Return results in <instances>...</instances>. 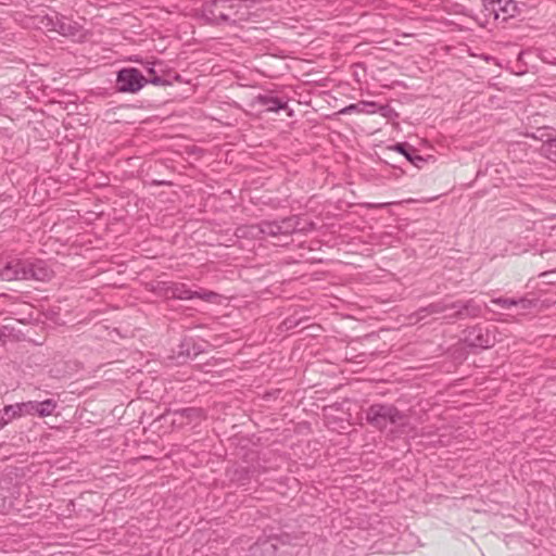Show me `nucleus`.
<instances>
[{
    "instance_id": "f257e3e1",
    "label": "nucleus",
    "mask_w": 556,
    "mask_h": 556,
    "mask_svg": "<svg viewBox=\"0 0 556 556\" xmlns=\"http://www.w3.org/2000/svg\"><path fill=\"white\" fill-rule=\"evenodd\" d=\"M366 421L391 440L402 435H416L408 416L391 404L370 405L366 410Z\"/></svg>"
},
{
    "instance_id": "f03ea898",
    "label": "nucleus",
    "mask_w": 556,
    "mask_h": 556,
    "mask_svg": "<svg viewBox=\"0 0 556 556\" xmlns=\"http://www.w3.org/2000/svg\"><path fill=\"white\" fill-rule=\"evenodd\" d=\"M313 223L302 219L299 215H292L281 220H264L257 225L249 226L247 229H239L242 236L249 235L253 238L270 237L277 239L276 244H288V238L294 232H303L312 229Z\"/></svg>"
},
{
    "instance_id": "7ed1b4c3",
    "label": "nucleus",
    "mask_w": 556,
    "mask_h": 556,
    "mask_svg": "<svg viewBox=\"0 0 556 556\" xmlns=\"http://www.w3.org/2000/svg\"><path fill=\"white\" fill-rule=\"evenodd\" d=\"M237 13L232 0H210L202 8L204 21L215 25L235 23Z\"/></svg>"
},
{
    "instance_id": "20e7f679",
    "label": "nucleus",
    "mask_w": 556,
    "mask_h": 556,
    "mask_svg": "<svg viewBox=\"0 0 556 556\" xmlns=\"http://www.w3.org/2000/svg\"><path fill=\"white\" fill-rule=\"evenodd\" d=\"M148 84V79L135 67L123 68L117 72L116 90L136 93Z\"/></svg>"
},
{
    "instance_id": "39448f33",
    "label": "nucleus",
    "mask_w": 556,
    "mask_h": 556,
    "mask_svg": "<svg viewBox=\"0 0 556 556\" xmlns=\"http://www.w3.org/2000/svg\"><path fill=\"white\" fill-rule=\"evenodd\" d=\"M287 544L277 536L260 539L250 546L247 556H291Z\"/></svg>"
},
{
    "instance_id": "423d86ee",
    "label": "nucleus",
    "mask_w": 556,
    "mask_h": 556,
    "mask_svg": "<svg viewBox=\"0 0 556 556\" xmlns=\"http://www.w3.org/2000/svg\"><path fill=\"white\" fill-rule=\"evenodd\" d=\"M483 12L486 17L494 21L506 22L517 14V4L514 0H482Z\"/></svg>"
},
{
    "instance_id": "0eeeda50",
    "label": "nucleus",
    "mask_w": 556,
    "mask_h": 556,
    "mask_svg": "<svg viewBox=\"0 0 556 556\" xmlns=\"http://www.w3.org/2000/svg\"><path fill=\"white\" fill-rule=\"evenodd\" d=\"M167 292L172 298L179 300H191L197 298L206 302H214L218 298L216 292L203 289L192 291L185 283H174Z\"/></svg>"
},
{
    "instance_id": "6e6552de",
    "label": "nucleus",
    "mask_w": 556,
    "mask_h": 556,
    "mask_svg": "<svg viewBox=\"0 0 556 556\" xmlns=\"http://www.w3.org/2000/svg\"><path fill=\"white\" fill-rule=\"evenodd\" d=\"M17 405L21 412V416L37 415L39 417L51 416L58 406L56 402L52 399L45 401H28L18 403Z\"/></svg>"
},
{
    "instance_id": "1a4fd4ad",
    "label": "nucleus",
    "mask_w": 556,
    "mask_h": 556,
    "mask_svg": "<svg viewBox=\"0 0 556 556\" xmlns=\"http://www.w3.org/2000/svg\"><path fill=\"white\" fill-rule=\"evenodd\" d=\"M451 305L453 312L446 314L445 318H476L479 317L482 312V305L473 299L467 301H452Z\"/></svg>"
},
{
    "instance_id": "9d476101",
    "label": "nucleus",
    "mask_w": 556,
    "mask_h": 556,
    "mask_svg": "<svg viewBox=\"0 0 556 556\" xmlns=\"http://www.w3.org/2000/svg\"><path fill=\"white\" fill-rule=\"evenodd\" d=\"M465 341L470 346L488 349L495 343V336L488 328L478 325L468 330Z\"/></svg>"
},
{
    "instance_id": "9b49d317",
    "label": "nucleus",
    "mask_w": 556,
    "mask_h": 556,
    "mask_svg": "<svg viewBox=\"0 0 556 556\" xmlns=\"http://www.w3.org/2000/svg\"><path fill=\"white\" fill-rule=\"evenodd\" d=\"M53 276L52 269L42 260H25L24 280L48 281Z\"/></svg>"
},
{
    "instance_id": "f8f14e48",
    "label": "nucleus",
    "mask_w": 556,
    "mask_h": 556,
    "mask_svg": "<svg viewBox=\"0 0 556 556\" xmlns=\"http://www.w3.org/2000/svg\"><path fill=\"white\" fill-rule=\"evenodd\" d=\"M0 278L4 281L24 280L25 260L11 258L0 264Z\"/></svg>"
},
{
    "instance_id": "ddd939ff",
    "label": "nucleus",
    "mask_w": 556,
    "mask_h": 556,
    "mask_svg": "<svg viewBox=\"0 0 556 556\" xmlns=\"http://www.w3.org/2000/svg\"><path fill=\"white\" fill-rule=\"evenodd\" d=\"M58 25V34L68 37L74 41H79L84 38L83 27L75 21L61 15L60 22H55Z\"/></svg>"
},
{
    "instance_id": "4468645a",
    "label": "nucleus",
    "mask_w": 556,
    "mask_h": 556,
    "mask_svg": "<svg viewBox=\"0 0 556 556\" xmlns=\"http://www.w3.org/2000/svg\"><path fill=\"white\" fill-rule=\"evenodd\" d=\"M451 303H452V300L448 298H445L439 302H434L425 307H421L420 309L417 311L416 315L419 320L424 319L428 315H433V314H444V316H445L446 314H450L453 312Z\"/></svg>"
},
{
    "instance_id": "2eb2a0df",
    "label": "nucleus",
    "mask_w": 556,
    "mask_h": 556,
    "mask_svg": "<svg viewBox=\"0 0 556 556\" xmlns=\"http://www.w3.org/2000/svg\"><path fill=\"white\" fill-rule=\"evenodd\" d=\"M493 304L500 305L503 308H510L513 306L520 307L521 309H529L534 306V301L527 298L509 299L504 296L493 298Z\"/></svg>"
},
{
    "instance_id": "dca6fc26",
    "label": "nucleus",
    "mask_w": 556,
    "mask_h": 556,
    "mask_svg": "<svg viewBox=\"0 0 556 556\" xmlns=\"http://www.w3.org/2000/svg\"><path fill=\"white\" fill-rule=\"evenodd\" d=\"M256 102L266 108L268 112H278L287 108V102L270 94H258Z\"/></svg>"
},
{
    "instance_id": "f3484780",
    "label": "nucleus",
    "mask_w": 556,
    "mask_h": 556,
    "mask_svg": "<svg viewBox=\"0 0 556 556\" xmlns=\"http://www.w3.org/2000/svg\"><path fill=\"white\" fill-rule=\"evenodd\" d=\"M378 104L374 101H359L354 104H350L342 110V113L357 112L365 114H374L377 112Z\"/></svg>"
},
{
    "instance_id": "a211bd4d",
    "label": "nucleus",
    "mask_w": 556,
    "mask_h": 556,
    "mask_svg": "<svg viewBox=\"0 0 556 556\" xmlns=\"http://www.w3.org/2000/svg\"><path fill=\"white\" fill-rule=\"evenodd\" d=\"M21 416V412L18 405H7L0 412V430L3 429L5 425H8L15 417Z\"/></svg>"
},
{
    "instance_id": "6ab92c4d",
    "label": "nucleus",
    "mask_w": 556,
    "mask_h": 556,
    "mask_svg": "<svg viewBox=\"0 0 556 556\" xmlns=\"http://www.w3.org/2000/svg\"><path fill=\"white\" fill-rule=\"evenodd\" d=\"M61 15L53 14V15H47L41 20V25L48 30V31H58V25L56 21L60 22Z\"/></svg>"
},
{
    "instance_id": "aec40b11",
    "label": "nucleus",
    "mask_w": 556,
    "mask_h": 556,
    "mask_svg": "<svg viewBox=\"0 0 556 556\" xmlns=\"http://www.w3.org/2000/svg\"><path fill=\"white\" fill-rule=\"evenodd\" d=\"M543 154L551 161L556 163V139L546 142L543 148Z\"/></svg>"
},
{
    "instance_id": "412c9836",
    "label": "nucleus",
    "mask_w": 556,
    "mask_h": 556,
    "mask_svg": "<svg viewBox=\"0 0 556 556\" xmlns=\"http://www.w3.org/2000/svg\"><path fill=\"white\" fill-rule=\"evenodd\" d=\"M394 150L403 154L410 163H415V160L413 159L414 149L407 143H396L394 146Z\"/></svg>"
},
{
    "instance_id": "4be33fe9",
    "label": "nucleus",
    "mask_w": 556,
    "mask_h": 556,
    "mask_svg": "<svg viewBox=\"0 0 556 556\" xmlns=\"http://www.w3.org/2000/svg\"><path fill=\"white\" fill-rule=\"evenodd\" d=\"M175 415H179L181 417H186L188 419H195L202 416V410L194 407L185 408L180 412H176Z\"/></svg>"
},
{
    "instance_id": "5701e85b",
    "label": "nucleus",
    "mask_w": 556,
    "mask_h": 556,
    "mask_svg": "<svg viewBox=\"0 0 556 556\" xmlns=\"http://www.w3.org/2000/svg\"><path fill=\"white\" fill-rule=\"evenodd\" d=\"M152 84L155 86H166L169 85V81L163 77H160L157 75H153L150 79H148V84Z\"/></svg>"
},
{
    "instance_id": "b1692460",
    "label": "nucleus",
    "mask_w": 556,
    "mask_h": 556,
    "mask_svg": "<svg viewBox=\"0 0 556 556\" xmlns=\"http://www.w3.org/2000/svg\"><path fill=\"white\" fill-rule=\"evenodd\" d=\"M377 111L384 117H389L393 113L389 105H378Z\"/></svg>"
},
{
    "instance_id": "393cba45",
    "label": "nucleus",
    "mask_w": 556,
    "mask_h": 556,
    "mask_svg": "<svg viewBox=\"0 0 556 556\" xmlns=\"http://www.w3.org/2000/svg\"><path fill=\"white\" fill-rule=\"evenodd\" d=\"M119 331L116 328L110 329L106 327V338L114 340L116 337H119Z\"/></svg>"
},
{
    "instance_id": "a878e982",
    "label": "nucleus",
    "mask_w": 556,
    "mask_h": 556,
    "mask_svg": "<svg viewBox=\"0 0 556 556\" xmlns=\"http://www.w3.org/2000/svg\"><path fill=\"white\" fill-rule=\"evenodd\" d=\"M413 159L415 160V163H413L414 165H418L419 162H424V157L420 155L413 154Z\"/></svg>"
},
{
    "instance_id": "bb28decb",
    "label": "nucleus",
    "mask_w": 556,
    "mask_h": 556,
    "mask_svg": "<svg viewBox=\"0 0 556 556\" xmlns=\"http://www.w3.org/2000/svg\"><path fill=\"white\" fill-rule=\"evenodd\" d=\"M147 72H148L150 75H152V76H153V75H155V70H154V67H153V66L148 67V68H147Z\"/></svg>"
},
{
    "instance_id": "cd10ccee",
    "label": "nucleus",
    "mask_w": 556,
    "mask_h": 556,
    "mask_svg": "<svg viewBox=\"0 0 556 556\" xmlns=\"http://www.w3.org/2000/svg\"><path fill=\"white\" fill-rule=\"evenodd\" d=\"M4 498L0 495V508L3 506Z\"/></svg>"
},
{
    "instance_id": "c85d7f7f",
    "label": "nucleus",
    "mask_w": 556,
    "mask_h": 556,
    "mask_svg": "<svg viewBox=\"0 0 556 556\" xmlns=\"http://www.w3.org/2000/svg\"><path fill=\"white\" fill-rule=\"evenodd\" d=\"M541 276L546 277V276H548V273H544Z\"/></svg>"
}]
</instances>
